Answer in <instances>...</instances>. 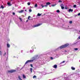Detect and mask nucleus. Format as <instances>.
<instances>
[{"mask_svg":"<svg viewBox=\"0 0 80 80\" xmlns=\"http://www.w3.org/2000/svg\"><path fill=\"white\" fill-rule=\"evenodd\" d=\"M61 7V8L62 9H64V7H63L64 6V5H63V4H61V5H60Z\"/></svg>","mask_w":80,"mask_h":80,"instance_id":"obj_6","label":"nucleus"},{"mask_svg":"<svg viewBox=\"0 0 80 80\" xmlns=\"http://www.w3.org/2000/svg\"><path fill=\"white\" fill-rule=\"evenodd\" d=\"M23 78H26V76H25V75H24V74L23 75Z\"/></svg>","mask_w":80,"mask_h":80,"instance_id":"obj_15","label":"nucleus"},{"mask_svg":"<svg viewBox=\"0 0 80 80\" xmlns=\"http://www.w3.org/2000/svg\"><path fill=\"white\" fill-rule=\"evenodd\" d=\"M53 68H57V65H55L53 66Z\"/></svg>","mask_w":80,"mask_h":80,"instance_id":"obj_7","label":"nucleus"},{"mask_svg":"<svg viewBox=\"0 0 80 80\" xmlns=\"http://www.w3.org/2000/svg\"><path fill=\"white\" fill-rule=\"evenodd\" d=\"M78 16H80V12L78 14Z\"/></svg>","mask_w":80,"mask_h":80,"instance_id":"obj_35","label":"nucleus"},{"mask_svg":"<svg viewBox=\"0 0 80 80\" xmlns=\"http://www.w3.org/2000/svg\"><path fill=\"white\" fill-rule=\"evenodd\" d=\"M74 50H78V48H74Z\"/></svg>","mask_w":80,"mask_h":80,"instance_id":"obj_30","label":"nucleus"},{"mask_svg":"<svg viewBox=\"0 0 80 80\" xmlns=\"http://www.w3.org/2000/svg\"><path fill=\"white\" fill-rule=\"evenodd\" d=\"M71 69L72 70H75V68H74L73 67H71Z\"/></svg>","mask_w":80,"mask_h":80,"instance_id":"obj_8","label":"nucleus"},{"mask_svg":"<svg viewBox=\"0 0 80 80\" xmlns=\"http://www.w3.org/2000/svg\"><path fill=\"white\" fill-rule=\"evenodd\" d=\"M78 38H79V39H80V36H79V37H78Z\"/></svg>","mask_w":80,"mask_h":80,"instance_id":"obj_38","label":"nucleus"},{"mask_svg":"<svg viewBox=\"0 0 80 80\" xmlns=\"http://www.w3.org/2000/svg\"><path fill=\"white\" fill-rule=\"evenodd\" d=\"M37 77V76L35 75H34L33 77V78H36Z\"/></svg>","mask_w":80,"mask_h":80,"instance_id":"obj_19","label":"nucleus"},{"mask_svg":"<svg viewBox=\"0 0 80 80\" xmlns=\"http://www.w3.org/2000/svg\"><path fill=\"white\" fill-rule=\"evenodd\" d=\"M15 72H16V70H11L8 71V72L9 73H12Z\"/></svg>","mask_w":80,"mask_h":80,"instance_id":"obj_3","label":"nucleus"},{"mask_svg":"<svg viewBox=\"0 0 80 80\" xmlns=\"http://www.w3.org/2000/svg\"><path fill=\"white\" fill-rule=\"evenodd\" d=\"M69 23H70V24L72 23V21H69Z\"/></svg>","mask_w":80,"mask_h":80,"instance_id":"obj_29","label":"nucleus"},{"mask_svg":"<svg viewBox=\"0 0 80 80\" xmlns=\"http://www.w3.org/2000/svg\"><path fill=\"white\" fill-rule=\"evenodd\" d=\"M38 6V5H37V4H36L35 5H34V7H35L36 8V7H37Z\"/></svg>","mask_w":80,"mask_h":80,"instance_id":"obj_16","label":"nucleus"},{"mask_svg":"<svg viewBox=\"0 0 80 80\" xmlns=\"http://www.w3.org/2000/svg\"><path fill=\"white\" fill-rule=\"evenodd\" d=\"M7 4H8V5H10V2H8Z\"/></svg>","mask_w":80,"mask_h":80,"instance_id":"obj_26","label":"nucleus"},{"mask_svg":"<svg viewBox=\"0 0 80 80\" xmlns=\"http://www.w3.org/2000/svg\"><path fill=\"white\" fill-rule=\"evenodd\" d=\"M6 54H7V52H5L4 53V54L3 55V56H5V55H6Z\"/></svg>","mask_w":80,"mask_h":80,"instance_id":"obj_27","label":"nucleus"},{"mask_svg":"<svg viewBox=\"0 0 80 80\" xmlns=\"http://www.w3.org/2000/svg\"><path fill=\"white\" fill-rule=\"evenodd\" d=\"M32 70H33L32 68H30V71H31V73H32Z\"/></svg>","mask_w":80,"mask_h":80,"instance_id":"obj_14","label":"nucleus"},{"mask_svg":"<svg viewBox=\"0 0 80 80\" xmlns=\"http://www.w3.org/2000/svg\"><path fill=\"white\" fill-rule=\"evenodd\" d=\"M65 63V61H63V62H62V63Z\"/></svg>","mask_w":80,"mask_h":80,"instance_id":"obj_37","label":"nucleus"},{"mask_svg":"<svg viewBox=\"0 0 80 80\" xmlns=\"http://www.w3.org/2000/svg\"><path fill=\"white\" fill-rule=\"evenodd\" d=\"M2 55V51H0V55Z\"/></svg>","mask_w":80,"mask_h":80,"instance_id":"obj_24","label":"nucleus"},{"mask_svg":"<svg viewBox=\"0 0 80 80\" xmlns=\"http://www.w3.org/2000/svg\"><path fill=\"white\" fill-rule=\"evenodd\" d=\"M41 25V24H38L37 25H34L33 27V28H35V27H39V26H40Z\"/></svg>","mask_w":80,"mask_h":80,"instance_id":"obj_4","label":"nucleus"},{"mask_svg":"<svg viewBox=\"0 0 80 80\" xmlns=\"http://www.w3.org/2000/svg\"><path fill=\"white\" fill-rule=\"evenodd\" d=\"M69 12H73V9H69Z\"/></svg>","mask_w":80,"mask_h":80,"instance_id":"obj_11","label":"nucleus"},{"mask_svg":"<svg viewBox=\"0 0 80 80\" xmlns=\"http://www.w3.org/2000/svg\"><path fill=\"white\" fill-rule=\"evenodd\" d=\"M25 11H26V12H27V11L26 10H25Z\"/></svg>","mask_w":80,"mask_h":80,"instance_id":"obj_41","label":"nucleus"},{"mask_svg":"<svg viewBox=\"0 0 80 80\" xmlns=\"http://www.w3.org/2000/svg\"><path fill=\"white\" fill-rule=\"evenodd\" d=\"M19 20H21V21H22V18H19Z\"/></svg>","mask_w":80,"mask_h":80,"instance_id":"obj_31","label":"nucleus"},{"mask_svg":"<svg viewBox=\"0 0 80 80\" xmlns=\"http://www.w3.org/2000/svg\"><path fill=\"white\" fill-rule=\"evenodd\" d=\"M35 60V59H34L32 60H28L25 62V65H26V64H27V63H29V62H33V60Z\"/></svg>","mask_w":80,"mask_h":80,"instance_id":"obj_2","label":"nucleus"},{"mask_svg":"<svg viewBox=\"0 0 80 80\" xmlns=\"http://www.w3.org/2000/svg\"><path fill=\"white\" fill-rule=\"evenodd\" d=\"M79 32H80V31H79Z\"/></svg>","mask_w":80,"mask_h":80,"instance_id":"obj_42","label":"nucleus"},{"mask_svg":"<svg viewBox=\"0 0 80 80\" xmlns=\"http://www.w3.org/2000/svg\"><path fill=\"white\" fill-rule=\"evenodd\" d=\"M68 45H69V44L67 43L65 45L61 46L60 47V48L62 49L63 48H66V47H68Z\"/></svg>","mask_w":80,"mask_h":80,"instance_id":"obj_1","label":"nucleus"},{"mask_svg":"<svg viewBox=\"0 0 80 80\" xmlns=\"http://www.w3.org/2000/svg\"><path fill=\"white\" fill-rule=\"evenodd\" d=\"M46 4H47L48 5H49L51 4V3L49 2H48Z\"/></svg>","mask_w":80,"mask_h":80,"instance_id":"obj_12","label":"nucleus"},{"mask_svg":"<svg viewBox=\"0 0 80 80\" xmlns=\"http://www.w3.org/2000/svg\"><path fill=\"white\" fill-rule=\"evenodd\" d=\"M41 15H42V14H40L38 13L37 15V16H40Z\"/></svg>","mask_w":80,"mask_h":80,"instance_id":"obj_17","label":"nucleus"},{"mask_svg":"<svg viewBox=\"0 0 80 80\" xmlns=\"http://www.w3.org/2000/svg\"><path fill=\"white\" fill-rule=\"evenodd\" d=\"M58 2H61V3H62V1H60V0H59L58 1Z\"/></svg>","mask_w":80,"mask_h":80,"instance_id":"obj_33","label":"nucleus"},{"mask_svg":"<svg viewBox=\"0 0 80 80\" xmlns=\"http://www.w3.org/2000/svg\"><path fill=\"white\" fill-rule=\"evenodd\" d=\"M23 11H24V10H21L19 12V13H22V12H23Z\"/></svg>","mask_w":80,"mask_h":80,"instance_id":"obj_9","label":"nucleus"},{"mask_svg":"<svg viewBox=\"0 0 80 80\" xmlns=\"http://www.w3.org/2000/svg\"><path fill=\"white\" fill-rule=\"evenodd\" d=\"M1 8H2V9H3L4 8V7H3V5H2L1 6Z\"/></svg>","mask_w":80,"mask_h":80,"instance_id":"obj_20","label":"nucleus"},{"mask_svg":"<svg viewBox=\"0 0 80 80\" xmlns=\"http://www.w3.org/2000/svg\"><path fill=\"white\" fill-rule=\"evenodd\" d=\"M56 12L57 13H59V12H60V10H58L56 11Z\"/></svg>","mask_w":80,"mask_h":80,"instance_id":"obj_18","label":"nucleus"},{"mask_svg":"<svg viewBox=\"0 0 80 80\" xmlns=\"http://www.w3.org/2000/svg\"><path fill=\"white\" fill-rule=\"evenodd\" d=\"M41 7H42V8H43V7H47L48 5L46 4V5H43V4H41Z\"/></svg>","mask_w":80,"mask_h":80,"instance_id":"obj_5","label":"nucleus"},{"mask_svg":"<svg viewBox=\"0 0 80 80\" xmlns=\"http://www.w3.org/2000/svg\"><path fill=\"white\" fill-rule=\"evenodd\" d=\"M30 4H31L30 2L28 3V5H30Z\"/></svg>","mask_w":80,"mask_h":80,"instance_id":"obj_25","label":"nucleus"},{"mask_svg":"<svg viewBox=\"0 0 80 80\" xmlns=\"http://www.w3.org/2000/svg\"><path fill=\"white\" fill-rule=\"evenodd\" d=\"M73 7L74 8H76V7H77V5H74Z\"/></svg>","mask_w":80,"mask_h":80,"instance_id":"obj_21","label":"nucleus"},{"mask_svg":"<svg viewBox=\"0 0 80 80\" xmlns=\"http://www.w3.org/2000/svg\"><path fill=\"white\" fill-rule=\"evenodd\" d=\"M29 12H32V9H29Z\"/></svg>","mask_w":80,"mask_h":80,"instance_id":"obj_22","label":"nucleus"},{"mask_svg":"<svg viewBox=\"0 0 80 80\" xmlns=\"http://www.w3.org/2000/svg\"><path fill=\"white\" fill-rule=\"evenodd\" d=\"M65 9H67V8H65Z\"/></svg>","mask_w":80,"mask_h":80,"instance_id":"obj_40","label":"nucleus"},{"mask_svg":"<svg viewBox=\"0 0 80 80\" xmlns=\"http://www.w3.org/2000/svg\"><path fill=\"white\" fill-rule=\"evenodd\" d=\"M18 78H19V80H22L21 78L20 77V76H18Z\"/></svg>","mask_w":80,"mask_h":80,"instance_id":"obj_10","label":"nucleus"},{"mask_svg":"<svg viewBox=\"0 0 80 80\" xmlns=\"http://www.w3.org/2000/svg\"><path fill=\"white\" fill-rule=\"evenodd\" d=\"M28 22V20H27L26 21V22Z\"/></svg>","mask_w":80,"mask_h":80,"instance_id":"obj_39","label":"nucleus"},{"mask_svg":"<svg viewBox=\"0 0 80 80\" xmlns=\"http://www.w3.org/2000/svg\"><path fill=\"white\" fill-rule=\"evenodd\" d=\"M30 65H31V67H33V65H32V64H31Z\"/></svg>","mask_w":80,"mask_h":80,"instance_id":"obj_32","label":"nucleus"},{"mask_svg":"<svg viewBox=\"0 0 80 80\" xmlns=\"http://www.w3.org/2000/svg\"><path fill=\"white\" fill-rule=\"evenodd\" d=\"M7 47L8 48H9L10 46V45L8 43L7 44Z\"/></svg>","mask_w":80,"mask_h":80,"instance_id":"obj_13","label":"nucleus"},{"mask_svg":"<svg viewBox=\"0 0 80 80\" xmlns=\"http://www.w3.org/2000/svg\"><path fill=\"white\" fill-rule=\"evenodd\" d=\"M12 14H13V15H15V12H13Z\"/></svg>","mask_w":80,"mask_h":80,"instance_id":"obj_28","label":"nucleus"},{"mask_svg":"<svg viewBox=\"0 0 80 80\" xmlns=\"http://www.w3.org/2000/svg\"><path fill=\"white\" fill-rule=\"evenodd\" d=\"M30 17H31L28 16V19H29V20H30L29 18H30Z\"/></svg>","mask_w":80,"mask_h":80,"instance_id":"obj_36","label":"nucleus"},{"mask_svg":"<svg viewBox=\"0 0 80 80\" xmlns=\"http://www.w3.org/2000/svg\"><path fill=\"white\" fill-rule=\"evenodd\" d=\"M50 58H51V60H53V58H52V57H51Z\"/></svg>","mask_w":80,"mask_h":80,"instance_id":"obj_34","label":"nucleus"},{"mask_svg":"<svg viewBox=\"0 0 80 80\" xmlns=\"http://www.w3.org/2000/svg\"><path fill=\"white\" fill-rule=\"evenodd\" d=\"M55 5H56V4H55L54 5H51L52 7H55Z\"/></svg>","mask_w":80,"mask_h":80,"instance_id":"obj_23","label":"nucleus"}]
</instances>
